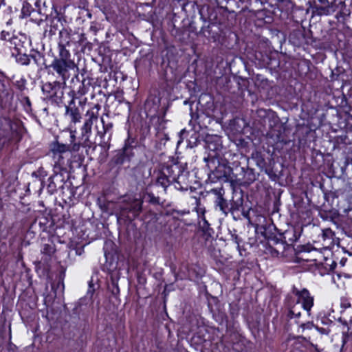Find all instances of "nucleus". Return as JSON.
<instances>
[{
  "label": "nucleus",
  "mask_w": 352,
  "mask_h": 352,
  "mask_svg": "<svg viewBox=\"0 0 352 352\" xmlns=\"http://www.w3.org/2000/svg\"><path fill=\"white\" fill-rule=\"evenodd\" d=\"M142 200L131 195H124L120 198L116 205V212L125 216L129 212L134 217H138L142 210Z\"/></svg>",
  "instance_id": "nucleus-1"
},
{
  "label": "nucleus",
  "mask_w": 352,
  "mask_h": 352,
  "mask_svg": "<svg viewBox=\"0 0 352 352\" xmlns=\"http://www.w3.org/2000/svg\"><path fill=\"white\" fill-rule=\"evenodd\" d=\"M204 160L208 162L209 168L212 169L214 168L212 170V173L217 179L228 182L231 178L232 169L226 163H220L215 157H206Z\"/></svg>",
  "instance_id": "nucleus-2"
},
{
  "label": "nucleus",
  "mask_w": 352,
  "mask_h": 352,
  "mask_svg": "<svg viewBox=\"0 0 352 352\" xmlns=\"http://www.w3.org/2000/svg\"><path fill=\"white\" fill-rule=\"evenodd\" d=\"M295 294L298 297L297 304L301 303L303 309L309 313L314 305L313 297L310 296L309 292L306 289H303L302 291H296Z\"/></svg>",
  "instance_id": "nucleus-3"
},
{
  "label": "nucleus",
  "mask_w": 352,
  "mask_h": 352,
  "mask_svg": "<svg viewBox=\"0 0 352 352\" xmlns=\"http://www.w3.org/2000/svg\"><path fill=\"white\" fill-rule=\"evenodd\" d=\"M133 146L126 143L124 148L118 151L113 160L116 164H122L126 161H130L133 156Z\"/></svg>",
  "instance_id": "nucleus-4"
},
{
  "label": "nucleus",
  "mask_w": 352,
  "mask_h": 352,
  "mask_svg": "<svg viewBox=\"0 0 352 352\" xmlns=\"http://www.w3.org/2000/svg\"><path fill=\"white\" fill-rule=\"evenodd\" d=\"M74 66V63L69 59L59 58L54 61L52 67L57 73L64 75L67 71V68H72Z\"/></svg>",
  "instance_id": "nucleus-5"
},
{
  "label": "nucleus",
  "mask_w": 352,
  "mask_h": 352,
  "mask_svg": "<svg viewBox=\"0 0 352 352\" xmlns=\"http://www.w3.org/2000/svg\"><path fill=\"white\" fill-rule=\"evenodd\" d=\"M67 151V147L64 144H54L52 148V152L54 154V157L58 155V160L62 158L61 154Z\"/></svg>",
  "instance_id": "nucleus-6"
},
{
  "label": "nucleus",
  "mask_w": 352,
  "mask_h": 352,
  "mask_svg": "<svg viewBox=\"0 0 352 352\" xmlns=\"http://www.w3.org/2000/svg\"><path fill=\"white\" fill-rule=\"evenodd\" d=\"M322 236L327 245H330L333 243L334 233L330 228L324 229L322 230Z\"/></svg>",
  "instance_id": "nucleus-7"
},
{
  "label": "nucleus",
  "mask_w": 352,
  "mask_h": 352,
  "mask_svg": "<svg viewBox=\"0 0 352 352\" xmlns=\"http://www.w3.org/2000/svg\"><path fill=\"white\" fill-rule=\"evenodd\" d=\"M67 111L69 112L73 122H76L80 121L81 116L77 109H71L70 110H67Z\"/></svg>",
  "instance_id": "nucleus-8"
},
{
  "label": "nucleus",
  "mask_w": 352,
  "mask_h": 352,
  "mask_svg": "<svg viewBox=\"0 0 352 352\" xmlns=\"http://www.w3.org/2000/svg\"><path fill=\"white\" fill-rule=\"evenodd\" d=\"M300 307H302V305L296 303V305H295L292 307H291L290 311H289V315L291 316V317H293V316L298 317L300 316Z\"/></svg>",
  "instance_id": "nucleus-9"
},
{
  "label": "nucleus",
  "mask_w": 352,
  "mask_h": 352,
  "mask_svg": "<svg viewBox=\"0 0 352 352\" xmlns=\"http://www.w3.org/2000/svg\"><path fill=\"white\" fill-rule=\"evenodd\" d=\"M87 116H89V119L85 122L89 124V126L91 127V125L93 124V120H98V117L95 115L94 111H88L87 113Z\"/></svg>",
  "instance_id": "nucleus-10"
},
{
  "label": "nucleus",
  "mask_w": 352,
  "mask_h": 352,
  "mask_svg": "<svg viewBox=\"0 0 352 352\" xmlns=\"http://www.w3.org/2000/svg\"><path fill=\"white\" fill-rule=\"evenodd\" d=\"M217 205L219 206L221 210H222L223 212L226 213V208L227 207V203L226 200L222 197V196H220L219 197V201Z\"/></svg>",
  "instance_id": "nucleus-11"
},
{
  "label": "nucleus",
  "mask_w": 352,
  "mask_h": 352,
  "mask_svg": "<svg viewBox=\"0 0 352 352\" xmlns=\"http://www.w3.org/2000/svg\"><path fill=\"white\" fill-rule=\"evenodd\" d=\"M148 201L153 204H159L160 200L158 197H155L152 193H147Z\"/></svg>",
  "instance_id": "nucleus-12"
},
{
  "label": "nucleus",
  "mask_w": 352,
  "mask_h": 352,
  "mask_svg": "<svg viewBox=\"0 0 352 352\" xmlns=\"http://www.w3.org/2000/svg\"><path fill=\"white\" fill-rule=\"evenodd\" d=\"M91 127L89 126V124L85 123L82 128V135L85 136L91 132Z\"/></svg>",
  "instance_id": "nucleus-13"
},
{
  "label": "nucleus",
  "mask_w": 352,
  "mask_h": 352,
  "mask_svg": "<svg viewBox=\"0 0 352 352\" xmlns=\"http://www.w3.org/2000/svg\"><path fill=\"white\" fill-rule=\"evenodd\" d=\"M60 58L69 59L68 58V57H69V52L66 50H65L64 48H62L61 50H60Z\"/></svg>",
  "instance_id": "nucleus-14"
},
{
  "label": "nucleus",
  "mask_w": 352,
  "mask_h": 352,
  "mask_svg": "<svg viewBox=\"0 0 352 352\" xmlns=\"http://www.w3.org/2000/svg\"><path fill=\"white\" fill-rule=\"evenodd\" d=\"M306 326L308 328H311L313 327V324L311 323L302 324L300 327L304 329Z\"/></svg>",
  "instance_id": "nucleus-15"
},
{
  "label": "nucleus",
  "mask_w": 352,
  "mask_h": 352,
  "mask_svg": "<svg viewBox=\"0 0 352 352\" xmlns=\"http://www.w3.org/2000/svg\"><path fill=\"white\" fill-rule=\"evenodd\" d=\"M24 61L22 63L24 65H28L29 63V58L27 56L24 57Z\"/></svg>",
  "instance_id": "nucleus-16"
},
{
  "label": "nucleus",
  "mask_w": 352,
  "mask_h": 352,
  "mask_svg": "<svg viewBox=\"0 0 352 352\" xmlns=\"http://www.w3.org/2000/svg\"><path fill=\"white\" fill-rule=\"evenodd\" d=\"M71 138H72L73 140L75 138V135H74V134H73V133H72V132Z\"/></svg>",
  "instance_id": "nucleus-17"
},
{
  "label": "nucleus",
  "mask_w": 352,
  "mask_h": 352,
  "mask_svg": "<svg viewBox=\"0 0 352 352\" xmlns=\"http://www.w3.org/2000/svg\"><path fill=\"white\" fill-rule=\"evenodd\" d=\"M184 132H185V129L182 130L180 132V135H182L183 133H184Z\"/></svg>",
  "instance_id": "nucleus-18"
}]
</instances>
